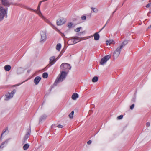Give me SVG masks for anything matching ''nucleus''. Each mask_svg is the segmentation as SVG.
I'll use <instances>...</instances> for the list:
<instances>
[{"instance_id": "47", "label": "nucleus", "mask_w": 151, "mask_h": 151, "mask_svg": "<svg viewBox=\"0 0 151 151\" xmlns=\"http://www.w3.org/2000/svg\"><path fill=\"white\" fill-rule=\"evenodd\" d=\"M150 28H151V25L150 26H148V29H149Z\"/></svg>"}, {"instance_id": "27", "label": "nucleus", "mask_w": 151, "mask_h": 151, "mask_svg": "<svg viewBox=\"0 0 151 151\" xmlns=\"http://www.w3.org/2000/svg\"><path fill=\"white\" fill-rule=\"evenodd\" d=\"M74 114V111H72V112L69 115V117L72 119L73 117V114Z\"/></svg>"}, {"instance_id": "16", "label": "nucleus", "mask_w": 151, "mask_h": 151, "mask_svg": "<svg viewBox=\"0 0 151 151\" xmlns=\"http://www.w3.org/2000/svg\"><path fill=\"white\" fill-rule=\"evenodd\" d=\"M37 13L43 19L45 18L44 17L42 14L40 10V7H37Z\"/></svg>"}, {"instance_id": "21", "label": "nucleus", "mask_w": 151, "mask_h": 151, "mask_svg": "<svg viewBox=\"0 0 151 151\" xmlns=\"http://www.w3.org/2000/svg\"><path fill=\"white\" fill-rule=\"evenodd\" d=\"M6 131H8V127H6V128H5L4 129L2 132L1 135V137L0 138V139L1 140H2V137L3 135L4 134Z\"/></svg>"}, {"instance_id": "32", "label": "nucleus", "mask_w": 151, "mask_h": 151, "mask_svg": "<svg viewBox=\"0 0 151 151\" xmlns=\"http://www.w3.org/2000/svg\"><path fill=\"white\" fill-rule=\"evenodd\" d=\"M81 28V27H78L75 29V31L76 32H78L80 31V29Z\"/></svg>"}, {"instance_id": "53", "label": "nucleus", "mask_w": 151, "mask_h": 151, "mask_svg": "<svg viewBox=\"0 0 151 151\" xmlns=\"http://www.w3.org/2000/svg\"><path fill=\"white\" fill-rule=\"evenodd\" d=\"M101 30V29H100V30L99 31V32H98V33H99V32H100L101 31V30Z\"/></svg>"}, {"instance_id": "11", "label": "nucleus", "mask_w": 151, "mask_h": 151, "mask_svg": "<svg viewBox=\"0 0 151 151\" xmlns=\"http://www.w3.org/2000/svg\"><path fill=\"white\" fill-rule=\"evenodd\" d=\"M58 59L57 58L56 59L55 57L54 56L51 57L50 58V61L49 62L50 66L54 64Z\"/></svg>"}, {"instance_id": "13", "label": "nucleus", "mask_w": 151, "mask_h": 151, "mask_svg": "<svg viewBox=\"0 0 151 151\" xmlns=\"http://www.w3.org/2000/svg\"><path fill=\"white\" fill-rule=\"evenodd\" d=\"M128 43V41L127 40H124L121 44V45L118 47L121 50L122 48H123Z\"/></svg>"}, {"instance_id": "45", "label": "nucleus", "mask_w": 151, "mask_h": 151, "mask_svg": "<svg viewBox=\"0 0 151 151\" xmlns=\"http://www.w3.org/2000/svg\"><path fill=\"white\" fill-rule=\"evenodd\" d=\"M106 25V24H105V25L104 26V27L101 29V30H103L105 27Z\"/></svg>"}, {"instance_id": "55", "label": "nucleus", "mask_w": 151, "mask_h": 151, "mask_svg": "<svg viewBox=\"0 0 151 151\" xmlns=\"http://www.w3.org/2000/svg\"><path fill=\"white\" fill-rule=\"evenodd\" d=\"M52 126H53V125H51V127H52Z\"/></svg>"}, {"instance_id": "57", "label": "nucleus", "mask_w": 151, "mask_h": 151, "mask_svg": "<svg viewBox=\"0 0 151 151\" xmlns=\"http://www.w3.org/2000/svg\"><path fill=\"white\" fill-rule=\"evenodd\" d=\"M0 149H1V148H0Z\"/></svg>"}, {"instance_id": "3", "label": "nucleus", "mask_w": 151, "mask_h": 151, "mask_svg": "<svg viewBox=\"0 0 151 151\" xmlns=\"http://www.w3.org/2000/svg\"><path fill=\"white\" fill-rule=\"evenodd\" d=\"M7 17V12L6 9L3 7H0V21L3 20L4 17L6 18Z\"/></svg>"}, {"instance_id": "41", "label": "nucleus", "mask_w": 151, "mask_h": 151, "mask_svg": "<svg viewBox=\"0 0 151 151\" xmlns=\"http://www.w3.org/2000/svg\"><path fill=\"white\" fill-rule=\"evenodd\" d=\"M92 141L91 140H89L87 142L88 145H89L91 143Z\"/></svg>"}, {"instance_id": "56", "label": "nucleus", "mask_w": 151, "mask_h": 151, "mask_svg": "<svg viewBox=\"0 0 151 151\" xmlns=\"http://www.w3.org/2000/svg\"><path fill=\"white\" fill-rule=\"evenodd\" d=\"M112 16H111L110 17H112Z\"/></svg>"}, {"instance_id": "54", "label": "nucleus", "mask_w": 151, "mask_h": 151, "mask_svg": "<svg viewBox=\"0 0 151 151\" xmlns=\"http://www.w3.org/2000/svg\"><path fill=\"white\" fill-rule=\"evenodd\" d=\"M44 102H43L42 104L43 105L44 104Z\"/></svg>"}, {"instance_id": "37", "label": "nucleus", "mask_w": 151, "mask_h": 151, "mask_svg": "<svg viewBox=\"0 0 151 151\" xmlns=\"http://www.w3.org/2000/svg\"><path fill=\"white\" fill-rule=\"evenodd\" d=\"M87 19H90L91 17V14H90L89 15L87 16Z\"/></svg>"}, {"instance_id": "6", "label": "nucleus", "mask_w": 151, "mask_h": 151, "mask_svg": "<svg viewBox=\"0 0 151 151\" xmlns=\"http://www.w3.org/2000/svg\"><path fill=\"white\" fill-rule=\"evenodd\" d=\"M111 55H110L105 56L101 59L100 63L102 65H104L110 58Z\"/></svg>"}, {"instance_id": "34", "label": "nucleus", "mask_w": 151, "mask_h": 151, "mask_svg": "<svg viewBox=\"0 0 151 151\" xmlns=\"http://www.w3.org/2000/svg\"><path fill=\"white\" fill-rule=\"evenodd\" d=\"M123 115H120L118 116L117 117V119H118L120 120V119H122L123 118Z\"/></svg>"}, {"instance_id": "31", "label": "nucleus", "mask_w": 151, "mask_h": 151, "mask_svg": "<svg viewBox=\"0 0 151 151\" xmlns=\"http://www.w3.org/2000/svg\"><path fill=\"white\" fill-rule=\"evenodd\" d=\"M136 97L135 96H133L131 99V102L132 103H134L136 101Z\"/></svg>"}, {"instance_id": "49", "label": "nucleus", "mask_w": 151, "mask_h": 151, "mask_svg": "<svg viewBox=\"0 0 151 151\" xmlns=\"http://www.w3.org/2000/svg\"><path fill=\"white\" fill-rule=\"evenodd\" d=\"M31 9L32 10V11H34L35 12H36V10H34L33 9Z\"/></svg>"}, {"instance_id": "2", "label": "nucleus", "mask_w": 151, "mask_h": 151, "mask_svg": "<svg viewBox=\"0 0 151 151\" xmlns=\"http://www.w3.org/2000/svg\"><path fill=\"white\" fill-rule=\"evenodd\" d=\"M60 68L62 71H64L68 73L71 68L70 64L67 63H63L60 66Z\"/></svg>"}, {"instance_id": "52", "label": "nucleus", "mask_w": 151, "mask_h": 151, "mask_svg": "<svg viewBox=\"0 0 151 151\" xmlns=\"http://www.w3.org/2000/svg\"><path fill=\"white\" fill-rule=\"evenodd\" d=\"M150 13H151V12H150H150H148V14H150Z\"/></svg>"}, {"instance_id": "30", "label": "nucleus", "mask_w": 151, "mask_h": 151, "mask_svg": "<svg viewBox=\"0 0 151 151\" xmlns=\"http://www.w3.org/2000/svg\"><path fill=\"white\" fill-rule=\"evenodd\" d=\"M73 25V24L71 22H70V23H69L68 24V26L69 28H71L72 27V26Z\"/></svg>"}, {"instance_id": "14", "label": "nucleus", "mask_w": 151, "mask_h": 151, "mask_svg": "<svg viewBox=\"0 0 151 151\" xmlns=\"http://www.w3.org/2000/svg\"><path fill=\"white\" fill-rule=\"evenodd\" d=\"M41 79V78L39 76L36 77L34 80V82L35 83L36 85H37L39 83V82Z\"/></svg>"}, {"instance_id": "18", "label": "nucleus", "mask_w": 151, "mask_h": 151, "mask_svg": "<svg viewBox=\"0 0 151 151\" xmlns=\"http://www.w3.org/2000/svg\"><path fill=\"white\" fill-rule=\"evenodd\" d=\"M78 94L76 93H74L72 96V98L73 100H76L77 98H78Z\"/></svg>"}, {"instance_id": "7", "label": "nucleus", "mask_w": 151, "mask_h": 151, "mask_svg": "<svg viewBox=\"0 0 151 151\" xmlns=\"http://www.w3.org/2000/svg\"><path fill=\"white\" fill-rule=\"evenodd\" d=\"M31 132L30 128L27 129V133L25 135V136L23 139V143H25L29 137V136L30 135Z\"/></svg>"}, {"instance_id": "17", "label": "nucleus", "mask_w": 151, "mask_h": 151, "mask_svg": "<svg viewBox=\"0 0 151 151\" xmlns=\"http://www.w3.org/2000/svg\"><path fill=\"white\" fill-rule=\"evenodd\" d=\"M24 69L20 67L18 68L17 71V73L18 74H20L24 72Z\"/></svg>"}, {"instance_id": "48", "label": "nucleus", "mask_w": 151, "mask_h": 151, "mask_svg": "<svg viewBox=\"0 0 151 151\" xmlns=\"http://www.w3.org/2000/svg\"><path fill=\"white\" fill-rule=\"evenodd\" d=\"M109 21V19H108L107 21L106 22V25L107 24V23Z\"/></svg>"}, {"instance_id": "42", "label": "nucleus", "mask_w": 151, "mask_h": 151, "mask_svg": "<svg viewBox=\"0 0 151 151\" xmlns=\"http://www.w3.org/2000/svg\"><path fill=\"white\" fill-rule=\"evenodd\" d=\"M27 81V80H26V81H24L23 82H22L21 83H20V84H18L17 85V86H19V85H20L22 84L23 83H24V82L25 81Z\"/></svg>"}, {"instance_id": "12", "label": "nucleus", "mask_w": 151, "mask_h": 151, "mask_svg": "<svg viewBox=\"0 0 151 151\" xmlns=\"http://www.w3.org/2000/svg\"><path fill=\"white\" fill-rule=\"evenodd\" d=\"M2 5L5 6L9 7L11 4L8 0H1Z\"/></svg>"}, {"instance_id": "28", "label": "nucleus", "mask_w": 151, "mask_h": 151, "mask_svg": "<svg viewBox=\"0 0 151 151\" xmlns=\"http://www.w3.org/2000/svg\"><path fill=\"white\" fill-rule=\"evenodd\" d=\"M91 9L94 12L97 13L98 12V9L96 8L91 7Z\"/></svg>"}, {"instance_id": "44", "label": "nucleus", "mask_w": 151, "mask_h": 151, "mask_svg": "<svg viewBox=\"0 0 151 151\" xmlns=\"http://www.w3.org/2000/svg\"><path fill=\"white\" fill-rule=\"evenodd\" d=\"M42 2H41V1L40 2L38 5V6H39V7H40V5H41V3Z\"/></svg>"}, {"instance_id": "46", "label": "nucleus", "mask_w": 151, "mask_h": 151, "mask_svg": "<svg viewBox=\"0 0 151 151\" xmlns=\"http://www.w3.org/2000/svg\"><path fill=\"white\" fill-rule=\"evenodd\" d=\"M137 91H136L134 94V96H135L136 97V94H137Z\"/></svg>"}, {"instance_id": "35", "label": "nucleus", "mask_w": 151, "mask_h": 151, "mask_svg": "<svg viewBox=\"0 0 151 151\" xmlns=\"http://www.w3.org/2000/svg\"><path fill=\"white\" fill-rule=\"evenodd\" d=\"M134 107V104L130 106V109L131 110H132Z\"/></svg>"}, {"instance_id": "5", "label": "nucleus", "mask_w": 151, "mask_h": 151, "mask_svg": "<svg viewBox=\"0 0 151 151\" xmlns=\"http://www.w3.org/2000/svg\"><path fill=\"white\" fill-rule=\"evenodd\" d=\"M40 34L41 37L40 39V42L41 43H43L46 40V32L43 31H41L40 32Z\"/></svg>"}, {"instance_id": "38", "label": "nucleus", "mask_w": 151, "mask_h": 151, "mask_svg": "<svg viewBox=\"0 0 151 151\" xmlns=\"http://www.w3.org/2000/svg\"><path fill=\"white\" fill-rule=\"evenodd\" d=\"M57 127L59 128H62L63 127V126L59 124L57 126Z\"/></svg>"}, {"instance_id": "25", "label": "nucleus", "mask_w": 151, "mask_h": 151, "mask_svg": "<svg viewBox=\"0 0 151 151\" xmlns=\"http://www.w3.org/2000/svg\"><path fill=\"white\" fill-rule=\"evenodd\" d=\"M98 79V78L97 76H94L92 79V81L93 82H96L97 81Z\"/></svg>"}, {"instance_id": "51", "label": "nucleus", "mask_w": 151, "mask_h": 151, "mask_svg": "<svg viewBox=\"0 0 151 151\" xmlns=\"http://www.w3.org/2000/svg\"><path fill=\"white\" fill-rule=\"evenodd\" d=\"M126 1V0H124V2H123V3L122 4V6L123 5V4Z\"/></svg>"}, {"instance_id": "10", "label": "nucleus", "mask_w": 151, "mask_h": 151, "mask_svg": "<svg viewBox=\"0 0 151 151\" xmlns=\"http://www.w3.org/2000/svg\"><path fill=\"white\" fill-rule=\"evenodd\" d=\"M11 139V138H8L2 142L0 145V148L3 149L6 146L8 145L9 142Z\"/></svg>"}, {"instance_id": "9", "label": "nucleus", "mask_w": 151, "mask_h": 151, "mask_svg": "<svg viewBox=\"0 0 151 151\" xmlns=\"http://www.w3.org/2000/svg\"><path fill=\"white\" fill-rule=\"evenodd\" d=\"M66 22V20L63 18H60L56 22L58 26H60L65 23Z\"/></svg>"}, {"instance_id": "8", "label": "nucleus", "mask_w": 151, "mask_h": 151, "mask_svg": "<svg viewBox=\"0 0 151 151\" xmlns=\"http://www.w3.org/2000/svg\"><path fill=\"white\" fill-rule=\"evenodd\" d=\"M121 50L118 47L116 49L113 53V56L115 58H116L120 54Z\"/></svg>"}, {"instance_id": "1", "label": "nucleus", "mask_w": 151, "mask_h": 151, "mask_svg": "<svg viewBox=\"0 0 151 151\" xmlns=\"http://www.w3.org/2000/svg\"><path fill=\"white\" fill-rule=\"evenodd\" d=\"M68 73H66V72L64 71H61L60 72V73L59 74L60 76L57 77L55 80L53 84L51 86L50 90V91L55 86L57 85L59 82H62L65 79Z\"/></svg>"}, {"instance_id": "24", "label": "nucleus", "mask_w": 151, "mask_h": 151, "mask_svg": "<svg viewBox=\"0 0 151 151\" xmlns=\"http://www.w3.org/2000/svg\"><path fill=\"white\" fill-rule=\"evenodd\" d=\"M61 44L58 43L57 44L56 46V49L58 51H60L61 47Z\"/></svg>"}, {"instance_id": "36", "label": "nucleus", "mask_w": 151, "mask_h": 151, "mask_svg": "<svg viewBox=\"0 0 151 151\" xmlns=\"http://www.w3.org/2000/svg\"><path fill=\"white\" fill-rule=\"evenodd\" d=\"M50 25L52 26L54 29L56 28L51 23H50Z\"/></svg>"}, {"instance_id": "26", "label": "nucleus", "mask_w": 151, "mask_h": 151, "mask_svg": "<svg viewBox=\"0 0 151 151\" xmlns=\"http://www.w3.org/2000/svg\"><path fill=\"white\" fill-rule=\"evenodd\" d=\"M42 77L44 78H46L48 77V74L47 72H44L42 74Z\"/></svg>"}, {"instance_id": "20", "label": "nucleus", "mask_w": 151, "mask_h": 151, "mask_svg": "<svg viewBox=\"0 0 151 151\" xmlns=\"http://www.w3.org/2000/svg\"><path fill=\"white\" fill-rule=\"evenodd\" d=\"M11 66L9 65H6L5 66L4 68L5 70L9 71L11 69Z\"/></svg>"}, {"instance_id": "29", "label": "nucleus", "mask_w": 151, "mask_h": 151, "mask_svg": "<svg viewBox=\"0 0 151 151\" xmlns=\"http://www.w3.org/2000/svg\"><path fill=\"white\" fill-rule=\"evenodd\" d=\"M112 43V40H107L106 42V44L107 45H109Z\"/></svg>"}, {"instance_id": "39", "label": "nucleus", "mask_w": 151, "mask_h": 151, "mask_svg": "<svg viewBox=\"0 0 151 151\" xmlns=\"http://www.w3.org/2000/svg\"><path fill=\"white\" fill-rule=\"evenodd\" d=\"M150 122H147L146 124V125L147 127H149L150 126Z\"/></svg>"}, {"instance_id": "50", "label": "nucleus", "mask_w": 151, "mask_h": 151, "mask_svg": "<svg viewBox=\"0 0 151 151\" xmlns=\"http://www.w3.org/2000/svg\"><path fill=\"white\" fill-rule=\"evenodd\" d=\"M30 71H31V70H27V72H28V73H29V72H30Z\"/></svg>"}, {"instance_id": "33", "label": "nucleus", "mask_w": 151, "mask_h": 151, "mask_svg": "<svg viewBox=\"0 0 151 151\" xmlns=\"http://www.w3.org/2000/svg\"><path fill=\"white\" fill-rule=\"evenodd\" d=\"M81 18L82 20H85L86 19V17L85 15H83L81 17Z\"/></svg>"}, {"instance_id": "23", "label": "nucleus", "mask_w": 151, "mask_h": 151, "mask_svg": "<svg viewBox=\"0 0 151 151\" xmlns=\"http://www.w3.org/2000/svg\"><path fill=\"white\" fill-rule=\"evenodd\" d=\"M29 145L27 143L25 144L23 146V149L24 150H27L29 147Z\"/></svg>"}, {"instance_id": "22", "label": "nucleus", "mask_w": 151, "mask_h": 151, "mask_svg": "<svg viewBox=\"0 0 151 151\" xmlns=\"http://www.w3.org/2000/svg\"><path fill=\"white\" fill-rule=\"evenodd\" d=\"M74 40L73 41V44H76L77 43V42H78L80 41V40H79V39H78V37H75L74 38Z\"/></svg>"}, {"instance_id": "19", "label": "nucleus", "mask_w": 151, "mask_h": 151, "mask_svg": "<svg viewBox=\"0 0 151 151\" xmlns=\"http://www.w3.org/2000/svg\"><path fill=\"white\" fill-rule=\"evenodd\" d=\"M94 39L96 40H98L100 38V35L98 32L95 33L94 35Z\"/></svg>"}, {"instance_id": "40", "label": "nucleus", "mask_w": 151, "mask_h": 151, "mask_svg": "<svg viewBox=\"0 0 151 151\" xmlns=\"http://www.w3.org/2000/svg\"><path fill=\"white\" fill-rule=\"evenodd\" d=\"M151 6V3H148L146 6V7L147 8H148L150 7Z\"/></svg>"}, {"instance_id": "4", "label": "nucleus", "mask_w": 151, "mask_h": 151, "mask_svg": "<svg viewBox=\"0 0 151 151\" xmlns=\"http://www.w3.org/2000/svg\"><path fill=\"white\" fill-rule=\"evenodd\" d=\"M16 91L15 89H14L11 93L8 92L5 95L6 96L4 100L8 101L12 98L14 94L16 93Z\"/></svg>"}, {"instance_id": "43", "label": "nucleus", "mask_w": 151, "mask_h": 151, "mask_svg": "<svg viewBox=\"0 0 151 151\" xmlns=\"http://www.w3.org/2000/svg\"><path fill=\"white\" fill-rule=\"evenodd\" d=\"M118 6L117 7V8H116V9L112 13V14L113 15V14H114V13L116 12V11L117 10V9H118Z\"/></svg>"}, {"instance_id": "15", "label": "nucleus", "mask_w": 151, "mask_h": 151, "mask_svg": "<svg viewBox=\"0 0 151 151\" xmlns=\"http://www.w3.org/2000/svg\"><path fill=\"white\" fill-rule=\"evenodd\" d=\"M47 117V116L46 114H43L40 118L39 119V122L40 123L42 122V121H45Z\"/></svg>"}]
</instances>
